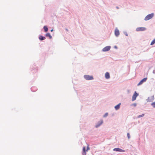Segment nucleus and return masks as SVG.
I'll return each mask as SVG.
<instances>
[{
    "mask_svg": "<svg viewBox=\"0 0 155 155\" xmlns=\"http://www.w3.org/2000/svg\"><path fill=\"white\" fill-rule=\"evenodd\" d=\"M103 123V120H101L100 121V122H99V124H97L96 126V127H99Z\"/></svg>",
    "mask_w": 155,
    "mask_h": 155,
    "instance_id": "14",
    "label": "nucleus"
},
{
    "mask_svg": "<svg viewBox=\"0 0 155 155\" xmlns=\"http://www.w3.org/2000/svg\"><path fill=\"white\" fill-rule=\"evenodd\" d=\"M119 34L120 33L119 30L117 29L116 28L115 30V35L117 36L119 35Z\"/></svg>",
    "mask_w": 155,
    "mask_h": 155,
    "instance_id": "9",
    "label": "nucleus"
},
{
    "mask_svg": "<svg viewBox=\"0 0 155 155\" xmlns=\"http://www.w3.org/2000/svg\"><path fill=\"white\" fill-rule=\"evenodd\" d=\"M138 95V94H137L136 91H135L132 97V101H135Z\"/></svg>",
    "mask_w": 155,
    "mask_h": 155,
    "instance_id": "5",
    "label": "nucleus"
},
{
    "mask_svg": "<svg viewBox=\"0 0 155 155\" xmlns=\"http://www.w3.org/2000/svg\"><path fill=\"white\" fill-rule=\"evenodd\" d=\"M44 28L45 31V32H47L48 31V28H47V26H44Z\"/></svg>",
    "mask_w": 155,
    "mask_h": 155,
    "instance_id": "15",
    "label": "nucleus"
},
{
    "mask_svg": "<svg viewBox=\"0 0 155 155\" xmlns=\"http://www.w3.org/2000/svg\"><path fill=\"white\" fill-rule=\"evenodd\" d=\"M147 78H145L143 79L137 85L139 86L141 84H142L143 82H145L147 79Z\"/></svg>",
    "mask_w": 155,
    "mask_h": 155,
    "instance_id": "6",
    "label": "nucleus"
},
{
    "mask_svg": "<svg viewBox=\"0 0 155 155\" xmlns=\"http://www.w3.org/2000/svg\"><path fill=\"white\" fill-rule=\"evenodd\" d=\"M155 43V38L152 41L150 45H153Z\"/></svg>",
    "mask_w": 155,
    "mask_h": 155,
    "instance_id": "16",
    "label": "nucleus"
},
{
    "mask_svg": "<svg viewBox=\"0 0 155 155\" xmlns=\"http://www.w3.org/2000/svg\"><path fill=\"white\" fill-rule=\"evenodd\" d=\"M146 30V28L144 27H138L136 29V31H143Z\"/></svg>",
    "mask_w": 155,
    "mask_h": 155,
    "instance_id": "4",
    "label": "nucleus"
},
{
    "mask_svg": "<svg viewBox=\"0 0 155 155\" xmlns=\"http://www.w3.org/2000/svg\"><path fill=\"white\" fill-rule=\"evenodd\" d=\"M45 39V37L42 36H40L39 37V39L41 40H43Z\"/></svg>",
    "mask_w": 155,
    "mask_h": 155,
    "instance_id": "12",
    "label": "nucleus"
},
{
    "mask_svg": "<svg viewBox=\"0 0 155 155\" xmlns=\"http://www.w3.org/2000/svg\"><path fill=\"white\" fill-rule=\"evenodd\" d=\"M121 104L120 103L119 104H118L115 106V108L116 110L118 109L120 107V106Z\"/></svg>",
    "mask_w": 155,
    "mask_h": 155,
    "instance_id": "11",
    "label": "nucleus"
},
{
    "mask_svg": "<svg viewBox=\"0 0 155 155\" xmlns=\"http://www.w3.org/2000/svg\"><path fill=\"white\" fill-rule=\"evenodd\" d=\"M90 150V148L89 147V145L88 144H87V149L86 150L85 147H83V152L82 153V154L83 155H86V151H87L88 150Z\"/></svg>",
    "mask_w": 155,
    "mask_h": 155,
    "instance_id": "2",
    "label": "nucleus"
},
{
    "mask_svg": "<svg viewBox=\"0 0 155 155\" xmlns=\"http://www.w3.org/2000/svg\"><path fill=\"white\" fill-rule=\"evenodd\" d=\"M110 46H107L104 47L102 50V51H108L110 50Z\"/></svg>",
    "mask_w": 155,
    "mask_h": 155,
    "instance_id": "7",
    "label": "nucleus"
},
{
    "mask_svg": "<svg viewBox=\"0 0 155 155\" xmlns=\"http://www.w3.org/2000/svg\"><path fill=\"white\" fill-rule=\"evenodd\" d=\"M127 136L128 139L130 138V135L129 133H127Z\"/></svg>",
    "mask_w": 155,
    "mask_h": 155,
    "instance_id": "19",
    "label": "nucleus"
},
{
    "mask_svg": "<svg viewBox=\"0 0 155 155\" xmlns=\"http://www.w3.org/2000/svg\"><path fill=\"white\" fill-rule=\"evenodd\" d=\"M113 150L116 151H119V152H124L125 150H122L118 148H115L113 149Z\"/></svg>",
    "mask_w": 155,
    "mask_h": 155,
    "instance_id": "8",
    "label": "nucleus"
},
{
    "mask_svg": "<svg viewBox=\"0 0 155 155\" xmlns=\"http://www.w3.org/2000/svg\"><path fill=\"white\" fill-rule=\"evenodd\" d=\"M105 77L107 79H108L110 78V74H109V73L107 72L105 73Z\"/></svg>",
    "mask_w": 155,
    "mask_h": 155,
    "instance_id": "10",
    "label": "nucleus"
},
{
    "mask_svg": "<svg viewBox=\"0 0 155 155\" xmlns=\"http://www.w3.org/2000/svg\"><path fill=\"white\" fill-rule=\"evenodd\" d=\"M151 105L153 107L155 108V102L152 103L151 104Z\"/></svg>",
    "mask_w": 155,
    "mask_h": 155,
    "instance_id": "17",
    "label": "nucleus"
},
{
    "mask_svg": "<svg viewBox=\"0 0 155 155\" xmlns=\"http://www.w3.org/2000/svg\"><path fill=\"white\" fill-rule=\"evenodd\" d=\"M84 78L87 80H93L94 78L92 76H90L88 75H85L84 76Z\"/></svg>",
    "mask_w": 155,
    "mask_h": 155,
    "instance_id": "3",
    "label": "nucleus"
},
{
    "mask_svg": "<svg viewBox=\"0 0 155 155\" xmlns=\"http://www.w3.org/2000/svg\"><path fill=\"white\" fill-rule=\"evenodd\" d=\"M53 31V29H52L51 30V32H52V31Z\"/></svg>",
    "mask_w": 155,
    "mask_h": 155,
    "instance_id": "21",
    "label": "nucleus"
},
{
    "mask_svg": "<svg viewBox=\"0 0 155 155\" xmlns=\"http://www.w3.org/2000/svg\"><path fill=\"white\" fill-rule=\"evenodd\" d=\"M154 16V14L152 13L151 14H149L147 15L144 18V20L145 21H147L149 19H151Z\"/></svg>",
    "mask_w": 155,
    "mask_h": 155,
    "instance_id": "1",
    "label": "nucleus"
},
{
    "mask_svg": "<svg viewBox=\"0 0 155 155\" xmlns=\"http://www.w3.org/2000/svg\"><path fill=\"white\" fill-rule=\"evenodd\" d=\"M45 35L46 37H49L50 39H51L52 38V37L49 33H47Z\"/></svg>",
    "mask_w": 155,
    "mask_h": 155,
    "instance_id": "13",
    "label": "nucleus"
},
{
    "mask_svg": "<svg viewBox=\"0 0 155 155\" xmlns=\"http://www.w3.org/2000/svg\"><path fill=\"white\" fill-rule=\"evenodd\" d=\"M144 114H143L142 115H139L138 116V117L139 118L141 117H143L144 116Z\"/></svg>",
    "mask_w": 155,
    "mask_h": 155,
    "instance_id": "18",
    "label": "nucleus"
},
{
    "mask_svg": "<svg viewBox=\"0 0 155 155\" xmlns=\"http://www.w3.org/2000/svg\"><path fill=\"white\" fill-rule=\"evenodd\" d=\"M108 115V113H106L104 115V117H107V116Z\"/></svg>",
    "mask_w": 155,
    "mask_h": 155,
    "instance_id": "20",
    "label": "nucleus"
}]
</instances>
